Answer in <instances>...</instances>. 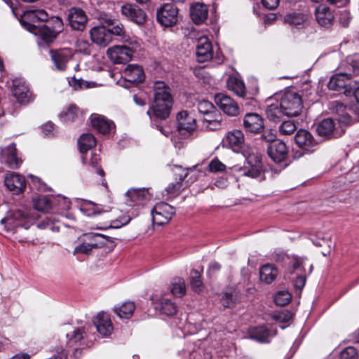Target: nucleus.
<instances>
[{"mask_svg":"<svg viewBox=\"0 0 359 359\" xmlns=\"http://www.w3.org/2000/svg\"><path fill=\"white\" fill-rule=\"evenodd\" d=\"M153 90V114L156 118L165 120L169 116L173 105L170 88L163 81H158L154 83Z\"/></svg>","mask_w":359,"mask_h":359,"instance_id":"nucleus-1","label":"nucleus"},{"mask_svg":"<svg viewBox=\"0 0 359 359\" xmlns=\"http://www.w3.org/2000/svg\"><path fill=\"white\" fill-rule=\"evenodd\" d=\"M233 171L239 173L240 176L264 180V169L262 157L258 153H252L248 155L243 166L236 165Z\"/></svg>","mask_w":359,"mask_h":359,"instance_id":"nucleus-2","label":"nucleus"},{"mask_svg":"<svg viewBox=\"0 0 359 359\" xmlns=\"http://www.w3.org/2000/svg\"><path fill=\"white\" fill-rule=\"evenodd\" d=\"M35 219V217L27 211L11 210L6 212L1 223L5 224L8 231H13L18 227L28 229L34 224Z\"/></svg>","mask_w":359,"mask_h":359,"instance_id":"nucleus-3","label":"nucleus"},{"mask_svg":"<svg viewBox=\"0 0 359 359\" xmlns=\"http://www.w3.org/2000/svg\"><path fill=\"white\" fill-rule=\"evenodd\" d=\"M127 43L128 44L122 46H114L107 50V55L113 62L116 64L128 62L133 53L140 47V43L137 40H131Z\"/></svg>","mask_w":359,"mask_h":359,"instance_id":"nucleus-4","label":"nucleus"},{"mask_svg":"<svg viewBox=\"0 0 359 359\" xmlns=\"http://www.w3.org/2000/svg\"><path fill=\"white\" fill-rule=\"evenodd\" d=\"M278 101L286 116H297L303 108L301 96L291 90L285 92Z\"/></svg>","mask_w":359,"mask_h":359,"instance_id":"nucleus-5","label":"nucleus"},{"mask_svg":"<svg viewBox=\"0 0 359 359\" xmlns=\"http://www.w3.org/2000/svg\"><path fill=\"white\" fill-rule=\"evenodd\" d=\"M178 8L172 4H164L156 11L157 22L163 27L175 25L178 21Z\"/></svg>","mask_w":359,"mask_h":359,"instance_id":"nucleus-6","label":"nucleus"},{"mask_svg":"<svg viewBox=\"0 0 359 359\" xmlns=\"http://www.w3.org/2000/svg\"><path fill=\"white\" fill-rule=\"evenodd\" d=\"M175 214V208L166 203L156 204L152 211V222L157 226L168 224Z\"/></svg>","mask_w":359,"mask_h":359,"instance_id":"nucleus-7","label":"nucleus"},{"mask_svg":"<svg viewBox=\"0 0 359 359\" xmlns=\"http://www.w3.org/2000/svg\"><path fill=\"white\" fill-rule=\"evenodd\" d=\"M67 19L71 28L79 32L85 30L88 20L86 12L77 7H72L68 10Z\"/></svg>","mask_w":359,"mask_h":359,"instance_id":"nucleus-8","label":"nucleus"},{"mask_svg":"<svg viewBox=\"0 0 359 359\" xmlns=\"http://www.w3.org/2000/svg\"><path fill=\"white\" fill-rule=\"evenodd\" d=\"M243 124L247 133L259 134L264 129V118L257 113H247L243 117Z\"/></svg>","mask_w":359,"mask_h":359,"instance_id":"nucleus-9","label":"nucleus"},{"mask_svg":"<svg viewBox=\"0 0 359 359\" xmlns=\"http://www.w3.org/2000/svg\"><path fill=\"white\" fill-rule=\"evenodd\" d=\"M294 141L299 148L308 153L315 151L318 145V142L311 133L304 129H300L297 132Z\"/></svg>","mask_w":359,"mask_h":359,"instance_id":"nucleus-10","label":"nucleus"},{"mask_svg":"<svg viewBox=\"0 0 359 359\" xmlns=\"http://www.w3.org/2000/svg\"><path fill=\"white\" fill-rule=\"evenodd\" d=\"M86 337V332L83 327L76 328L71 334H67V348H72L73 355L78 358L81 354V346L83 344L82 341Z\"/></svg>","mask_w":359,"mask_h":359,"instance_id":"nucleus-11","label":"nucleus"},{"mask_svg":"<svg viewBox=\"0 0 359 359\" xmlns=\"http://www.w3.org/2000/svg\"><path fill=\"white\" fill-rule=\"evenodd\" d=\"M215 100L219 109L231 116H236L239 114L238 104L229 96L222 93L215 95Z\"/></svg>","mask_w":359,"mask_h":359,"instance_id":"nucleus-12","label":"nucleus"},{"mask_svg":"<svg viewBox=\"0 0 359 359\" xmlns=\"http://www.w3.org/2000/svg\"><path fill=\"white\" fill-rule=\"evenodd\" d=\"M196 55L198 62H205L212 58V43L206 36H202L198 39Z\"/></svg>","mask_w":359,"mask_h":359,"instance_id":"nucleus-13","label":"nucleus"},{"mask_svg":"<svg viewBox=\"0 0 359 359\" xmlns=\"http://www.w3.org/2000/svg\"><path fill=\"white\" fill-rule=\"evenodd\" d=\"M340 68L355 83L359 82L356 79L359 76V53L347 57L341 62Z\"/></svg>","mask_w":359,"mask_h":359,"instance_id":"nucleus-14","label":"nucleus"},{"mask_svg":"<svg viewBox=\"0 0 359 359\" xmlns=\"http://www.w3.org/2000/svg\"><path fill=\"white\" fill-rule=\"evenodd\" d=\"M126 203L129 206H140L142 202L151 197L149 189L132 188L126 192Z\"/></svg>","mask_w":359,"mask_h":359,"instance_id":"nucleus-15","label":"nucleus"},{"mask_svg":"<svg viewBox=\"0 0 359 359\" xmlns=\"http://www.w3.org/2000/svg\"><path fill=\"white\" fill-rule=\"evenodd\" d=\"M177 130L182 135L190 133L196 127V119L187 111H180L177 114Z\"/></svg>","mask_w":359,"mask_h":359,"instance_id":"nucleus-16","label":"nucleus"},{"mask_svg":"<svg viewBox=\"0 0 359 359\" xmlns=\"http://www.w3.org/2000/svg\"><path fill=\"white\" fill-rule=\"evenodd\" d=\"M267 154L274 162L280 163L287 157V147L283 142L279 140H275L268 144Z\"/></svg>","mask_w":359,"mask_h":359,"instance_id":"nucleus-17","label":"nucleus"},{"mask_svg":"<svg viewBox=\"0 0 359 359\" xmlns=\"http://www.w3.org/2000/svg\"><path fill=\"white\" fill-rule=\"evenodd\" d=\"M50 55L55 67L58 71H65L67 63L72 58V54L69 49L50 50Z\"/></svg>","mask_w":359,"mask_h":359,"instance_id":"nucleus-18","label":"nucleus"},{"mask_svg":"<svg viewBox=\"0 0 359 359\" xmlns=\"http://www.w3.org/2000/svg\"><path fill=\"white\" fill-rule=\"evenodd\" d=\"M122 14L135 23L141 25L146 21V13L137 6L125 4L121 7Z\"/></svg>","mask_w":359,"mask_h":359,"instance_id":"nucleus-19","label":"nucleus"},{"mask_svg":"<svg viewBox=\"0 0 359 359\" xmlns=\"http://www.w3.org/2000/svg\"><path fill=\"white\" fill-rule=\"evenodd\" d=\"M12 92L18 102L25 104L29 102L31 93L23 79H15L13 81Z\"/></svg>","mask_w":359,"mask_h":359,"instance_id":"nucleus-20","label":"nucleus"},{"mask_svg":"<svg viewBox=\"0 0 359 359\" xmlns=\"http://www.w3.org/2000/svg\"><path fill=\"white\" fill-rule=\"evenodd\" d=\"M93 323L97 331L103 337L109 336L114 330L109 316L104 312L99 313L95 317Z\"/></svg>","mask_w":359,"mask_h":359,"instance_id":"nucleus-21","label":"nucleus"},{"mask_svg":"<svg viewBox=\"0 0 359 359\" xmlns=\"http://www.w3.org/2000/svg\"><path fill=\"white\" fill-rule=\"evenodd\" d=\"M4 183L6 187L15 194L22 192L26 187L25 177L15 172L7 174Z\"/></svg>","mask_w":359,"mask_h":359,"instance_id":"nucleus-22","label":"nucleus"},{"mask_svg":"<svg viewBox=\"0 0 359 359\" xmlns=\"http://www.w3.org/2000/svg\"><path fill=\"white\" fill-rule=\"evenodd\" d=\"M103 19L109 25L107 30L110 32L111 38L112 35L117 36L119 37L120 40L123 41V42H128L131 40H136L135 39L130 38V36L126 34L123 25L116 21L115 19H112L107 15H106V18Z\"/></svg>","mask_w":359,"mask_h":359,"instance_id":"nucleus-23","label":"nucleus"},{"mask_svg":"<svg viewBox=\"0 0 359 359\" xmlns=\"http://www.w3.org/2000/svg\"><path fill=\"white\" fill-rule=\"evenodd\" d=\"M90 35L93 42L102 47H106L111 41L110 32L104 26L92 28Z\"/></svg>","mask_w":359,"mask_h":359,"instance_id":"nucleus-24","label":"nucleus"},{"mask_svg":"<svg viewBox=\"0 0 359 359\" xmlns=\"http://www.w3.org/2000/svg\"><path fill=\"white\" fill-rule=\"evenodd\" d=\"M155 310L158 311L161 314L172 316L177 313L178 307L170 299L161 297L153 301Z\"/></svg>","mask_w":359,"mask_h":359,"instance_id":"nucleus-25","label":"nucleus"},{"mask_svg":"<svg viewBox=\"0 0 359 359\" xmlns=\"http://www.w3.org/2000/svg\"><path fill=\"white\" fill-rule=\"evenodd\" d=\"M21 23L30 32H32L35 34L39 33L41 39L45 42H52L57 36V34L54 33L51 28L47 25H43L41 27H37L35 25L26 22L24 20H22Z\"/></svg>","mask_w":359,"mask_h":359,"instance_id":"nucleus-26","label":"nucleus"},{"mask_svg":"<svg viewBox=\"0 0 359 359\" xmlns=\"http://www.w3.org/2000/svg\"><path fill=\"white\" fill-rule=\"evenodd\" d=\"M316 20L323 27L328 28L332 26L334 21V15L329 7L320 4L315 10Z\"/></svg>","mask_w":359,"mask_h":359,"instance_id":"nucleus-27","label":"nucleus"},{"mask_svg":"<svg viewBox=\"0 0 359 359\" xmlns=\"http://www.w3.org/2000/svg\"><path fill=\"white\" fill-rule=\"evenodd\" d=\"M16 152L17 149L14 143L2 149L1 151L6 163L12 169L19 168L21 164V161L18 158Z\"/></svg>","mask_w":359,"mask_h":359,"instance_id":"nucleus-28","label":"nucleus"},{"mask_svg":"<svg viewBox=\"0 0 359 359\" xmlns=\"http://www.w3.org/2000/svg\"><path fill=\"white\" fill-rule=\"evenodd\" d=\"M351 81V79L342 71L330 78L327 87L330 90L339 91L348 87Z\"/></svg>","mask_w":359,"mask_h":359,"instance_id":"nucleus-29","label":"nucleus"},{"mask_svg":"<svg viewBox=\"0 0 359 359\" xmlns=\"http://www.w3.org/2000/svg\"><path fill=\"white\" fill-rule=\"evenodd\" d=\"M125 79L130 83H140L144 79L142 68L137 65H129L124 71Z\"/></svg>","mask_w":359,"mask_h":359,"instance_id":"nucleus-30","label":"nucleus"},{"mask_svg":"<svg viewBox=\"0 0 359 359\" xmlns=\"http://www.w3.org/2000/svg\"><path fill=\"white\" fill-rule=\"evenodd\" d=\"M92 126L102 134L109 133L114 123L104 116L98 114H92L90 116Z\"/></svg>","mask_w":359,"mask_h":359,"instance_id":"nucleus-31","label":"nucleus"},{"mask_svg":"<svg viewBox=\"0 0 359 359\" xmlns=\"http://www.w3.org/2000/svg\"><path fill=\"white\" fill-rule=\"evenodd\" d=\"M190 15L194 23L201 24L208 17V8L203 4L196 3L190 8Z\"/></svg>","mask_w":359,"mask_h":359,"instance_id":"nucleus-32","label":"nucleus"},{"mask_svg":"<svg viewBox=\"0 0 359 359\" xmlns=\"http://www.w3.org/2000/svg\"><path fill=\"white\" fill-rule=\"evenodd\" d=\"M225 143L232 149H241L244 143V135L240 130H235L227 133Z\"/></svg>","mask_w":359,"mask_h":359,"instance_id":"nucleus-33","label":"nucleus"},{"mask_svg":"<svg viewBox=\"0 0 359 359\" xmlns=\"http://www.w3.org/2000/svg\"><path fill=\"white\" fill-rule=\"evenodd\" d=\"M278 269L273 264L263 265L259 270L260 280L266 284L271 283L277 277Z\"/></svg>","mask_w":359,"mask_h":359,"instance_id":"nucleus-34","label":"nucleus"},{"mask_svg":"<svg viewBox=\"0 0 359 359\" xmlns=\"http://www.w3.org/2000/svg\"><path fill=\"white\" fill-rule=\"evenodd\" d=\"M275 334L276 333L272 334L271 332L264 326L255 327L250 332L251 339L262 343L269 342V338Z\"/></svg>","mask_w":359,"mask_h":359,"instance_id":"nucleus-35","label":"nucleus"},{"mask_svg":"<svg viewBox=\"0 0 359 359\" xmlns=\"http://www.w3.org/2000/svg\"><path fill=\"white\" fill-rule=\"evenodd\" d=\"M266 114L268 119L274 123L280 121L282 118L285 116L283 109L279 106L278 100L268 105L266 109Z\"/></svg>","mask_w":359,"mask_h":359,"instance_id":"nucleus-36","label":"nucleus"},{"mask_svg":"<svg viewBox=\"0 0 359 359\" xmlns=\"http://www.w3.org/2000/svg\"><path fill=\"white\" fill-rule=\"evenodd\" d=\"M227 88L241 97H245L246 90L244 82L236 76L229 77L226 82Z\"/></svg>","mask_w":359,"mask_h":359,"instance_id":"nucleus-37","label":"nucleus"},{"mask_svg":"<svg viewBox=\"0 0 359 359\" xmlns=\"http://www.w3.org/2000/svg\"><path fill=\"white\" fill-rule=\"evenodd\" d=\"M135 309L133 302H126L119 306L114 307V313L121 319H129Z\"/></svg>","mask_w":359,"mask_h":359,"instance_id":"nucleus-38","label":"nucleus"},{"mask_svg":"<svg viewBox=\"0 0 359 359\" xmlns=\"http://www.w3.org/2000/svg\"><path fill=\"white\" fill-rule=\"evenodd\" d=\"M93 249L104 247L107 241V236L99 233H88L83 237Z\"/></svg>","mask_w":359,"mask_h":359,"instance_id":"nucleus-39","label":"nucleus"},{"mask_svg":"<svg viewBox=\"0 0 359 359\" xmlns=\"http://www.w3.org/2000/svg\"><path fill=\"white\" fill-rule=\"evenodd\" d=\"M334 129V121L331 118H325L318 124L316 132L321 137H330Z\"/></svg>","mask_w":359,"mask_h":359,"instance_id":"nucleus-40","label":"nucleus"},{"mask_svg":"<svg viewBox=\"0 0 359 359\" xmlns=\"http://www.w3.org/2000/svg\"><path fill=\"white\" fill-rule=\"evenodd\" d=\"M96 144L95 137L89 133L83 134L78 140V146L81 153H86Z\"/></svg>","mask_w":359,"mask_h":359,"instance_id":"nucleus-41","label":"nucleus"},{"mask_svg":"<svg viewBox=\"0 0 359 359\" xmlns=\"http://www.w3.org/2000/svg\"><path fill=\"white\" fill-rule=\"evenodd\" d=\"M187 173L183 170V173L178 175L179 181L175 183H171L165 188V191L168 198H173L178 196L182 188V182L186 178Z\"/></svg>","mask_w":359,"mask_h":359,"instance_id":"nucleus-42","label":"nucleus"},{"mask_svg":"<svg viewBox=\"0 0 359 359\" xmlns=\"http://www.w3.org/2000/svg\"><path fill=\"white\" fill-rule=\"evenodd\" d=\"M304 264L305 259L294 257L290 259L288 262V272L291 274L294 273H296V274L301 272L305 273Z\"/></svg>","mask_w":359,"mask_h":359,"instance_id":"nucleus-43","label":"nucleus"},{"mask_svg":"<svg viewBox=\"0 0 359 359\" xmlns=\"http://www.w3.org/2000/svg\"><path fill=\"white\" fill-rule=\"evenodd\" d=\"M54 203L53 201L46 196L39 197L34 199V208L38 211L47 212L52 208Z\"/></svg>","mask_w":359,"mask_h":359,"instance_id":"nucleus-44","label":"nucleus"},{"mask_svg":"<svg viewBox=\"0 0 359 359\" xmlns=\"http://www.w3.org/2000/svg\"><path fill=\"white\" fill-rule=\"evenodd\" d=\"M171 292L177 297H182L186 293V285L184 279L177 277L172 282Z\"/></svg>","mask_w":359,"mask_h":359,"instance_id":"nucleus-45","label":"nucleus"},{"mask_svg":"<svg viewBox=\"0 0 359 359\" xmlns=\"http://www.w3.org/2000/svg\"><path fill=\"white\" fill-rule=\"evenodd\" d=\"M201 273L196 269H192L190 273V284L194 291L199 292L203 288Z\"/></svg>","mask_w":359,"mask_h":359,"instance_id":"nucleus-46","label":"nucleus"},{"mask_svg":"<svg viewBox=\"0 0 359 359\" xmlns=\"http://www.w3.org/2000/svg\"><path fill=\"white\" fill-rule=\"evenodd\" d=\"M79 114V108L76 105H70L66 111L60 113V117L64 122L73 121Z\"/></svg>","mask_w":359,"mask_h":359,"instance_id":"nucleus-47","label":"nucleus"},{"mask_svg":"<svg viewBox=\"0 0 359 359\" xmlns=\"http://www.w3.org/2000/svg\"><path fill=\"white\" fill-rule=\"evenodd\" d=\"M296 129L297 126L294 121H284L279 126V133L283 135H289L292 134Z\"/></svg>","mask_w":359,"mask_h":359,"instance_id":"nucleus-48","label":"nucleus"},{"mask_svg":"<svg viewBox=\"0 0 359 359\" xmlns=\"http://www.w3.org/2000/svg\"><path fill=\"white\" fill-rule=\"evenodd\" d=\"M198 111L208 116H211L215 113V107L209 101L203 100L198 104Z\"/></svg>","mask_w":359,"mask_h":359,"instance_id":"nucleus-49","label":"nucleus"},{"mask_svg":"<svg viewBox=\"0 0 359 359\" xmlns=\"http://www.w3.org/2000/svg\"><path fill=\"white\" fill-rule=\"evenodd\" d=\"M222 304L226 308L233 307L236 303V297L235 292H225L221 297Z\"/></svg>","mask_w":359,"mask_h":359,"instance_id":"nucleus-50","label":"nucleus"},{"mask_svg":"<svg viewBox=\"0 0 359 359\" xmlns=\"http://www.w3.org/2000/svg\"><path fill=\"white\" fill-rule=\"evenodd\" d=\"M273 319L279 323H289L292 318V313L287 309H283L280 311L274 313L272 316Z\"/></svg>","mask_w":359,"mask_h":359,"instance_id":"nucleus-51","label":"nucleus"},{"mask_svg":"<svg viewBox=\"0 0 359 359\" xmlns=\"http://www.w3.org/2000/svg\"><path fill=\"white\" fill-rule=\"evenodd\" d=\"M27 17L33 22L41 21L45 22L48 18V13L43 9L36 10L29 12Z\"/></svg>","mask_w":359,"mask_h":359,"instance_id":"nucleus-52","label":"nucleus"},{"mask_svg":"<svg viewBox=\"0 0 359 359\" xmlns=\"http://www.w3.org/2000/svg\"><path fill=\"white\" fill-rule=\"evenodd\" d=\"M291 299V295L289 292L285 291L278 292L274 297V302L278 306H285L287 304Z\"/></svg>","mask_w":359,"mask_h":359,"instance_id":"nucleus-53","label":"nucleus"},{"mask_svg":"<svg viewBox=\"0 0 359 359\" xmlns=\"http://www.w3.org/2000/svg\"><path fill=\"white\" fill-rule=\"evenodd\" d=\"M100 157L97 154H93L90 161L89 165L92 168L91 171L95 172L101 177L104 176V171L99 165Z\"/></svg>","mask_w":359,"mask_h":359,"instance_id":"nucleus-54","label":"nucleus"},{"mask_svg":"<svg viewBox=\"0 0 359 359\" xmlns=\"http://www.w3.org/2000/svg\"><path fill=\"white\" fill-rule=\"evenodd\" d=\"M341 359H358V353L355 348L348 346L341 351Z\"/></svg>","mask_w":359,"mask_h":359,"instance_id":"nucleus-55","label":"nucleus"},{"mask_svg":"<svg viewBox=\"0 0 359 359\" xmlns=\"http://www.w3.org/2000/svg\"><path fill=\"white\" fill-rule=\"evenodd\" d=\"M93 250V248L89 245V243L86 241V240L83 238V242L75 247L74 250V254H84L89 255Z\"/></svg>","mask_w":359,"mask_h":359,"instance_id":"nucleus-56","label":"nucleus"},{"mask_svg":"<svg viewBox=\"0 0 359 359\" xmlns=\"http://www.w3.org/2000/svg\"><path fill=\"white\" fill-rule=\"evenodd\" d=\"M209 170L212 172H218L224 171L226 165L218 158L212 159L208 165Z\"/></svg>","mask_w":359,"mask_h":359,"instance_id":"nucleus-57","label":"nucleus"},{"mask_svg":"<svg viewBox=\"0 0 359 359\" xmlns=\"http://www.w3.org/2000/svg\"><path fill=\"white\" fill-rule=\"evenodd\" d=\"M133 101L137 105L144 107L149 101V95L145 92H140L133 95Z\"/></svg>","mask_w":359,"mask_h":359,"instance_id":"nucleus-58","label":"nucleus"},{"mask_svg":"<svg viewBox=\"0 0 359 359\" xmlns=\"http://www.w3.org/2000/svg\"><path fill=\"white\" fill-rule=\"evenodd\" d=\"M51 22L53 26L51 29L54 33H56L57 35L62 32L63 30V21L60 17H53L51 18Z\"/></svg>","mask_w":359,"mask_h":359,"instance_id":"nucleus-59","label":"nucleus"},{"mask_svg":"<svg viewBox=\"0 0 359 359\" xmlns=\"http://www.w3.org/2000/svg\"><path fill=\"white\" fill-rule=\"evenodd\" d=\"M306 283V275L305 273H297V277L294 281V288L301 292Z\"/></svg>","mask_w":359,"mask_h":359,"instance_id":"nucleus-60","label":"nucleus"},{"mask_svg":"<svg viewBox=\"0 0 359 359\" xmlns=\"http://www.w3.org/2000/svg\"><path fill=\"white\" fill-rule=\"evenodd\" d=\"M351 20V15L349 11L346 10L341 11L339 13V23L344 27H347Z\"/></svg>","mask_w":359,"mask_h":359,"instance_id":"nucleus-61","label":"nucleus"},{"mask_svg":"<svg viewBox=\"0 0 359 359\" xmlns=\"http://www.w3.org/2000/svg\"><path fill=\"white\" fill-rule=\"evenodd\" d=\"M285 20L291 24L299 25L304 20V17L303 15L299 13H292L287 15Z\"/></svg>","mask_w":359,"mask_h":359,"instance_id":"nucleus-62","label":"nucleus"},{"mask_svg":"<svg viewBox=\"0 0 359 359\" xmlns=\"http://www.w3.org/2000/svg\"><path fill=\"white\" fill-rule=\"evenodd\" d=\"M69 85L75 90L82 88L83 86L88 88L87 82L81 79H76L75 76L71 78L69 81Z\"/></svg>","mask_w":359,"mask_h":359,"instance_id":"nucleus-63","label":"nucleus"},{"mask_svg":"<svg viewBox=\"0 0 359 359\" xmlns=\"http://www.w3.org/2000/svg\"><path fill=\"white\" fill-rule=\"evenodd\" d=\"M131 219L129 215H123L118 219L113 220L111 224V226L113 228H120L124 225L128 224Z\"/></svg>","mask_w":359,"mask_h":359,"instance_id":"nucleus-64","label":"nucleus"}]
</instances>
